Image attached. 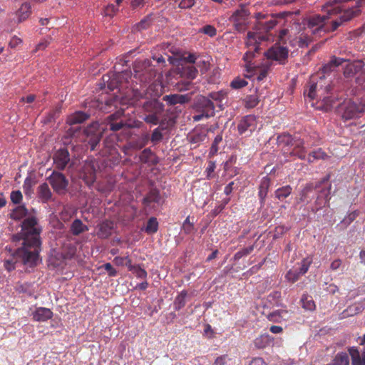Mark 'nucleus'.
Segmentation results:
<instances>
[{
	"label": "nucleus",
	"instance_id": "obj_1",
	"mask_svg": "<svg viewBox=\"0 0 365 365\" xmlns=\"http://www.w3.org/2000/svg\"><path fill=\"white\" fill-rule=\"evenodd\" d=\"M40 229L36 219L34 217L26 218L22 222L21 231L13 237L14 241L23 240L22 246L19 248L14 255L16 263L21 264L25 271L33 268L40 261Z\"/></svg>",
	"mask_w": 365,
	"mask_h": 365
},
{
	"label": "nucleus",
	"instance_id": "obj_2",
	"mask_svg": "<svg viewBox=\"0 0 365 365\" xmlns=\"http://www.w3.org/2000/svg\"><path fill=\"white\" fill-rule=\"evenodd\" d=\"M310 30L307 29L304 26L297 25L295 28L292 29L290 38V43L293 46H298L299 47L307 46L311 42L312 38L309 34Z\"/></svg>",
	"mask_w": 365,
	"mask_h": 365
},
{
	"label": "nucleus",
	"instance_id": "obj_3",
	"mask_svg": "<svg viewBox=\"0 0 365 365\" xmlns=\"http://www.w3.org/2000/svg\"><path fill=\"white\" fill-rule=\"evenodd\" d=\"M264 39V36L260 33L251 31L247 33L246 40L247 51L243 57L246 62H250V59L254 56V53L259 50L260 41Z\"/></svg>",
	"mask_w": 365,
	"mask_h": 365
},
{
	"label": "nucleus",
	"instance_id": "obj_4",
	"mask_svg": "<svg viewBox=\"0 0 365 365\" xmlns=\"http://www.w3.org/2000/svg\"><path fill=\"white\" fill-rule=\"evenodd\" d=\"M103 128L101 129L98 123H93L83 130L86 140L91 145V150H94L101 140Z\"/></svg>",
	"mask_w": 365,
	"mask_h": 365
},
{
	"label": "nucleus",
	"instance_id": "obj_5",
	"mask_svg": "<svg viewBox=\"0 0 365 365\" xmlns=\"http://www.w3.org/2000/svg\"><path fill=\"white\" fill-rule=\"evenodd\" d=\"M48 182L57 193L63 194L66 192L68 181L62 173L53 172L48 178Z\"/></svg>",
	"mask_w": 365,
	"mask_h": 365
},
{
	"label": "nucleus",
	"instance_id": "obj_6",
	"mask_svg": "<svg viewBox=\"0 0 365 365\" xmlns=\"http://www.w3.org/2000/svg\"><path fill=\"white\" fill-rule=\"evenodd\" d=\"M250 13L245 7H241L233 13L230 20L233 23L236 30L242 31L245 29V25Z\"/></svg>",
	"mask_w": 365,
	"mask_h": 365
},
{
	"label": "nucleus",
	"instance_id": "obj_7",
	"mask_svg": "<svg viewBox=\"0 0 365 365\" xmlns=\"http://www.w3.org/2000/svg\"><path fill=\"white\" fill-rule=\"evenodd\" d=\"M322 77H320V81L314 83V81L311 82L309 89L308 92H305V95H307L311 100L316 98L318 96L317 93L320 96H322L325 93H327L330 88L329 86H326L323 88Z\"/></svg>",
	"mask_w": 365,
	"mask_h": 365
},
{
	"label": "nucleus",
	"instance_id": "obj_8",
	"mask_svg": "<svg viewBox=\"0 0 365 365\" xmlns=\"http://www.w3.org/2000/svg\"><path fill=\"white\" fill-rule=\"evenodd\" d=\"M238 130L240 134L245 133H252L257 128V119L254 115H247L241 120L238 126Z\"/></svg>",
	"mask_w": 365,
	"mask_h": 365
},
{
	"label": "nucleus",
	"instance_id": "obj_9",
	"mask_svg": "<svg viewBox=\"0 0 365 365\" xmlns=\"http://www.w3.org/2000/svg\"><path fill=\"white\" fill-rule=\"evenodd\" d=\"M287 56L288 50L283 46H273L266 53L267 58L279 62H283L287 58Z\"/></svg>",
	"mask_w": 365,
	"mask_h": 365
},
{
	"label": "nucleus",
	"instance_id": "obj_10",
	"mask_svg": "<svg viewBox=\"0 0 365 365\" xmlns=\"http://www.w3.org/2000/svg\"><path fill=\"white\" fill-rule=\"evenodd\" d=\"M329 18H331V16H328L327 14L322 16L319 15L314 16L309 19L307 29H309L310 31L312 30V32L314 34L316 31H319L322 29L324 25L325 20Z\"/></svg>",
	"mask_w": 365,
	"mask_h": 365
},
{
	"label": "nucleus",
	"instance_id": "obj_11",
	"mask_svg": "<svg viewBox=\"0 0 365 365\" xmlns=\"http://www.w3.org/2000/svg\"><path fill=\"white\" fill-rule=\"evenodd\" d=\"M365 111L364 106H359L354 102H348L344 108L343 118L351 119L357 115L358 113Z\"/></svg>",
	"mask_w": 365,
	"mask_h": 365
},
{
	"label": "nucleus",
	"instance_id": "obj_12",
	"mask_svg": "<svg viewBox=\"0 0 365 365\" xmlns=\"http://www.w3.org/2000/svg\"><path fill=\"white\" fill-rule=\"evenodd\" d=\"M197 106L206 113L205 118H210L215 114V105L208 97L200 96L197 101Z\"/></svg>",
	"mask_w": 365,
	"mask_h": 365
},
{
	"label": "nucleus",
	"instance_id": "obj_13",
	"mask_svg": "<svg viewBox=\"0 0 365 365\" xmlns=\"http://www.w3.org/2000/svg\"><path fill=\"white\" fill-rule=\"evenodd\" d=\"M123 114V110H118L116 113L109 115L108 119L110 120V130L113 131H117L123 128V127H133L137 126V125H133L129 123H123L122 120L119 122H113L115 120L120 118V117Z\"/></svg>",
	"mask_w": 365,
	"mask_h": 365
},
{
	"label": "nucleus",
	"instance_id": "obj_14",
	"mask_svg": "<svg viewBox=\"0 0 365 365\" xmlns=\"http://www.w3.org/2000/svg\"><path fill=\"white\" fill-rule=\"evenodd\" d=\"M31 14V6L29 2L23 3L19 9L15 12L16 23L20 24L26 21Z\"/></svg>",
	"mask_w": 365,
	"mask_h": 365
},
{
	"label": "nucleus",
	"instance_id": "obj_15",
	"mask_svg": "<svg viewBox=\"0 0 365 365\" xmlns=\"http://www.w3.org/2000/svg\"><path fill=\"white\" fill-rule=\"evenodd\" d=\"M364 66L361 61H356L348 63L344 69V76L346 78L352 77L360 71Z\"/></svg>",
	"mask_w": 365,
	"mask_h": 365
},
{
	"label": "nucleus",
	"instance_id": "obj_16",
	"mask_svg": "<svg viewBox=\"0 0 365 365\" xmlns=\"http://www.w3.org/2000/svg\"><path fill=\"white\" fill-rule=\"evenodd\" d=\"M53 160L58 169H64L70 160L68 152L66 150H58L54 155Z\"/></svg>",
	"mask_w": 365,
	"mask_h": 365
},
{
	"label": "nucleus",
	"instance_id": "obj_17",
	"mask_svg": "<svg viewBox=\"0 0 365 365\" xmlns=\"http://www.w3.org/2000/svg\"><path fill=\"white\" fill-rule=\"evenodd\" d=\"M32 317L34 320L36 322H46L52 318L53 312L50 309L38 307L32 312Z\"/></svg>",
	"mask_w": 365,
	"mask_h": 365
},
{
	"label": "nucleus",
	"instance_id": "obj_18",
	"mask_svg": "<svg viewBox=\"0 0 365 365\" xmlns=\"http://www.w3.org/2000/svg\"><path fill=\"white\" fill-rule=\"evenodd\" d=\"M190 100V96L188 94H170L163 97V101L167 102L169 105H175L177 103L184 104L189 102Z\"/></svg>",
	"mask_w": 365,
	"mask_h": 365
},
{
	"label": "nucleus",
	"instance_id": "obj_19",
	"mask_svg": "<svg viewBox=\"0 0 365 365\" xmlns=\"http://www.w3.org/2000/svg\"><path fill=\"white\" fill-rule=\"evenodd\" d=\"M113 229V222L106 220L98 225V231L97 235L102 239L108 238L110 236Z\"/></svg>",
	"mask_w": 365,
	"mask_h": 365
},
{
	"label": "nucleus",
	"instance_id": "obj_20",
	"mask_svg": "<svg viewBox=\"0 0 365 365\" xmlns=\"http://www.w3.org/2000/svg\"><path fill=\"white\" fill-rule=\"evenodd\" d=\"M330 184L327 185L326 187L320 191V194L319 195L316 200V203L319 206L317 209L328 205L329 195H330Z\"/></svg>",
	"mask_w": 365,
	"mask_h": 365
},
{
	"label": "nucleus",
	"instance_id": "obj_21",
	"mask_svg": "<svg viewBox=\"0 0 365 365\" xmlns=\"http://www.w3.org/2000/svg\"><path fill=\"white\" fill-rule=\"evenodd\" d=\"M289 312L286 309H279L269 314L267 316L270 322L280 323L289 318Z\"/></svg>",
	"mask_w": 365,
	"mask_h": 365
},
{
	"label": "nucleus",
	"instance_id": "obj_22",
	"mask_svg": "<svg viewBox=\"0 0 365 365\" xmlns=\"http://www.w3.org/2000/svg\"><path fill=\"white\" fill-rule=\"evenodd\" d=\"M292 145L294 146L293 151L290 153L292 155L297 156L299 159L304 160L306 158V149L304 148V141L301 139L294 140Z\"/></svg>",
	"mask_w": 365,
	"mask_h": 365
},
{
	"label": "nucleus",
	"instance_id": "obj_23",
	"mask_svg": "<svg viewBox=\"0 0 365 365\" xmlns=\"http://www.w3.org/2000/svg\"><path fill=\"white\" fill-rule=\"evenodd\" d=\"M349 352L351 357V365H365V353L361 355L354 347L350 348Z\"/></svg>",
	"mask_w": 365,
	"mask_h": 365
},
{
	"label": "nucleus",
	"instance_id": "obj_24",
	"mask_svg": "<svg viewBox=\"0 0 365 365\" xmlns=\"http://www.w3.org/2000/svg\"><path fill=\"white\" fill-rule=\"evenodd\" d=\"M88 116L83 112H76L70 115L66 120L69 125L79 124L84 122Z\"/></svg>",
	"mask_w": 365,
	"mask_h": 365
},
{
	"label": "nucleus",
	"instance_id": "obj_25",
	"mask_svg": "<svg viewBox=\"0 0 365 365\" xmlns=\"http://www.w3.org/2000/svg\"><path fill=\"white\" fill-rule=\"evenodd\" d=\"M71 230L73 235H78L81 233L88 230V228L86 225L83 224L81 220L76 219L72 222Z\"/></svg>",
	"mask_w": 365,
	"mask_h": 365
},
{
	"label": "nucleus",
	"instance_id": "obj_26",
	"mask_svg": "<svg viewBox=\"0 0 365 365\" xmlns=\"http://www.w3.org/2000/svg\"><path fill=\"white\" fill-rule=\"evenodd\" d=\"M272 342V338L269 334H262L257 337L255 341V345L258 349H264L269 346Z\"/></svg>",
	"mask_w": 365,
	"mask_h": 365
},
{
	"label": "nucleus",
	"instance_id": "obj_27",
	"mask_svg": "<svg viewBox=\"0 0 365 365\" xmlns=\"http://www.w3.org/2000/svg\"><path fill=\"white\" fill-rule=\"evenodd\" d=\"M346 61V60L344 58H336L335 56H333L331 58L330 61L323 67V73H327L329 72L332 69V68L337 67Z\"/></svg>",
	"mask_w": 365,
	"mask_h": 365
},
{
	"label": "nucleus",
	"instance_id": "obj_28",
	"mask_svg": "<svg viewBox=\"0 0 365 365\" xmlns=\"http://www.w3.org/2000/svg\"><path fill=\"white\" fill-rule=\"evenodd\" d=\"M269 186H270L269 179L267 177L263 178L261 181L259 188V196L262 201H263L265 199Z\"/></svg>",
	"mask_w": 365,
	"mask_h": 365
},
{
	"label": "nucleus",
	"instance_id": "obj_29",
	"mask_svg": "<svg viewBox=\"0 0 365 365\" xmlns=\"http://www.w3.org/2000/svg\"><path fill=\"white\" fill-rule=\"evenodd\" d=\"M38 195L39 197L42 199L43 201H48L51 197V192L50 188L46 183L41 184L38 188Z\"/></svg>",
	"mask_w": 365,
	"mask_h": 365
},
{
	"label": "nucleus",
	"instance_id": "obj_30",
	"mask_svg": "<svg viewBox=\"0 0 365 365\" xmlns=\"http://www.w3.org/2000/svg\"><path fill=\"white\" fill-rule=\"evenodd\" d=\"M128 269L138 278L141 279H146L147 272L138 265H133L129 264Z\"/></svg>",
	"mask_w": 365,
	"mask_h": 365
},
{
	"label": "nucleus",
	"instance_id": "obj_31",
	"mask_svg": "<svg viewBox=\"0 0 365 365\" xmlns=\"http://www.w3.org/2000/svg\"><path fill=\"white\" fill-rule=\"evenodd\" d=\"M209 98L215 101L217 106L222 108V102L225 99L227 93L224 91H220L217 92H212L208 95Z\"/></svg>",
	"mask_w": 365,
	"mask_h": 365
},
{
	"label": "nucleus",
	"instance_id": "obj_32",
	"mask_svg": "<svg viewBox=\"0 0 365 365\" xmlns=\"http://www.w3.org/2000/svg\"><path fill=\"white\" fill-rule=\"evenodd\" d=\"M27 214V210L24 206H18L13 210L11 213V217L16 220H19L23 217H26Z\"/></svg>",
	"mask_w": 365,
	"mask_h": 365
},
{
	"label": "nucleus",
	"instance_id": "obj_33",
	"mask_svg": "<svg viewBox=\"0 0 365 365\" xmlns=\"http://www.w3.org/2000/svg\"><path fill=\"white\" fill-rule=\"evenodd\" d=\"M327 158L328 155L321 148H319L309 153L307 160L309 163H312L314 160H325Z\"/></svg>",
	"mask_w": 365,
	"mask_h": 365
},
{
	"label": "nucleus",
	"instance_id": "obj_34",
	"mask_svg": "<svg viewBox=\"0 0 365 365\" xmlns=\"http://www.w3.org/2000/svg\"><path fill=\"white\" fill-rule=\"evenodd\" d=\"M187 292L185 291L181 292L175 298L174 306L175 309H180L185 305V298Z\"/></svg>",
	"mask_w": 365,
	"mask_h": 365
},
{
	"label": "nucleus",
	"instance_id": "obj_35",
	"mask_svg": "<svg viewBox=\"0 0 365 365\" xmlns=\"http://www.w3.org/2000/svg\"><path fill=\"white\" fill-rule=\"evenodd\" d=\"M333 365H349L348 354L346 353L338 354L334 358Z\"/></svg>",
	"mask_w": 365,
	"mask_h": 365
},
{
	"label": "nucleus",
	"instance_id": "obj_36",
	"mask_svg": "<svg viewBox=\"0 0 365 365\" xmlns=\"http://www.w3.org/2000/svg\"><path fill=\"white\" fill-rule=\"evenodd\" d=\"M302 307L304 309L312 311L315 309V304L311 297L304 295L302 297Z\"/></svg>",
	"mask_w": 365,
	"mask_h": 365
},
{
	"label": "nucleus",
	"instance_id": "obj_37",
	"mask_svg": "<svg viewBox=\"0 0 365 365\" xmlns=\"http://www.w3.org/2000/svg\"><path fill=\"white\" fill-rule=\"evenodd\" d=\"M158 228V222L155 217H151L146 225L145 232L148 234H153L157 232Z\"/></svg>",
	"mask_w": 365,
	"mask_h": 365
},
{
	"label": "nucleus",
	"instance_id": "obj_38",
	"mask_svg": "<svg viewBox=\"0 0 365 365\" xmlns=\"http://www.w3.org/2000/svg\"><path fill=\"white\" fill-rule=\"evenodd\" d=\"M292 192V187L290 186H285L282 188H279L276 190L275 195L279 200H283L288 197Z\"/></svg>",
	"mask_w": 365,
	"mask_h": 365
},
{
	"label": "nucleus",
	"instance_id": "obj_39",
	"mask_svg": "<svg viewBox=\"0 0 365 365\" xmlns=\"http://www.w3.org/2000/svg\"><path fill=\"white\" fill-rule=\"evenodd\" d=\"M162 104L155 99L148 101L143 104L144 109L148 112H153L157 108L162 109Z\"/></svg>",
	"mask_w": 365,
	"mask_h": 365
},
{
	"label": "nucleus",
	"instance_id": "obj_40",
	"mask_svg": "<svg viewBox=\"0 0 365 365\" xmlns=\"http://www.w3.org/2000/svg\"><path fill=\"white\" fill-rule=\"evenodd\" d=\"M259 102V96L257 94L250 95L245 98L246 107L250 108L255 107Z\"/></svg>",
	"mask_w": 365,
	"mask_h": 365
},
{
	"label": "nucleus",
	"instance_id": "obj_41",
	"mask_svg": "<svg viewBox=\"0 0 365 365\" xmlns=\"http://www.w3.org/2000/svg\"><path fill=\"white\" fill-rule=\"evenodd\" d=\"M184 74L187 78L194 79L197 74V69L193 66H188L184 68Z\"/></svg>",
	"mask_w": 365,
	"mask_h": 365
},
{
	"label": "nucleus",
	"instance_id": "obj_42",
	"mask_svg": "<svg viewBox=\"0 0 365 365\" xmlns=\"http://www.w3.org/2000/svg\"><path fill=\"white\" fill-rule=\"evenodd\" d=\"M269 66H268V65L263 66L262 67L256 70V74L257 75V81H260L263 80L267 76V75L268 73Z\"/></svg>",
	"mask_w": 365,
	"mask_h": 365
},
{
	"label": "nucleus",
	"instance_id": "obj_43",
	"mask_svg": "<svg viewBox=\"0 0 365 365\" xmlns=\"http://www.w3.org/2000/svg\"><path fill=\"white\" fill-rule=\"evenodd\" d=\"M113 262L117 266L125 265L129 267V264H131V260L128 257H116L113 259Z\"/></svg>",
	"mask_w": 365,
	"mask_h": 365
},
{
	"label": "nucleus",
	"instance_id": "obj_44",
	"mask_svg": "<svg viewBox=\"0 0 365 365\" xmlns=\"http://www.w3.org/2000/svg\"><path fill=\"white\" fill-rule=\"evenodd\" d=\"M123 74L122 73H116L114 74L108 83V86L110 90H114L118 86V83L120 82V79L121 78Z\"/></svg>",
	"mask_w": 365,
	"mask_h": 365
},
{
	"label": "nucleus",
	"instance_id": "obj_45",
	"mask_svg": "<svg viewBox=\"0 0 365 365\" xmlns=\"http://www.w3.org/2000/svg\"><path fill=\"white\" fill-rule=\"evenodd\" d=\"M247 85V82L242 78H237L231 82V87L235 89L241 88Z\"/></svg>",
	"mask_w": 365,
	"mask_h": 365
},
{
	"label": "nucleus",
	"instance_id": "obj_46",
	"mask_svg": "<svg viewBox=\"0 0 365 365\" xmlns=\"http://www.w3.org/2000/svg\"><path fill=\"white\" fill-rule=\"evenodd\" d=\"M299 275H302L301 274H299V271L298 272L297 270L291 269L286 274V278L287 279L288 281L291 282H294L297 280H298Z\"/></svg>",
	"mask_w": 365,
	"mask_h": 365
},
{
	"label": "nucleus",
	"instance_id": "obj_47",
	"mask_svg": "<svg viewBox=\"0 0 365 365\" xmlns=\"http://www.w3.org/2000/svg\"><path fill=\"white\" fill-rule=\"evenodd\" d=\"M197 68H200L202 73H205L210 68V63L207 61L200 59L195 63Z\"/></svg>",
	"mask_w": 365,
	"mask_h": 365
},
{
	"label": "nucleus",
	"instance_id": "obj_48",
	"mask_svg": "<svg viewBox=\"0 0 365 365\" xmlns=\"http://www.w3.org/2000/svg\"><path fill=\"white\" fill-rule=\"evenodd\" d=\"M182 230L187 234H190L193 231L194 226L193 224L190 222V217L185 219L182 225Z\"/></svg>",
	"mask_w": 365,
	"mask_h": 365
},
{
	"label": "nucleus",
	"instance_id": "obj_49",
	"mask_svg": "<svg viewBox=\"0 0 365 365\" xmlns=\"http://www.w3.org/2000/svg\"><path fill=\"white\" fill-rule=\"evenodd\" d=\"M10 197L11 200L15 204L19 203L23 197L22 194L19 190L11 192Z\"/></svg>",
	"mask_w": 365,
	"mask_h": 365
},
{
	"label": "nucleus",
	"instance_id": "obj_50",
	"mask_svg": "<svg viewBox=\"0 0 365 365\" xmlns=\"http://www.w3.org/2000/svg\"><path fill=\"white\" fill-rule=\"evenodd\" d=\"M202 31L211 37L215 36L217 32L216 29L211 25H206L205 26H204L202 29Z\"/></svg>",
	"mask_w": 365,
	"mask_h": 365
},
{
	"label": "nucleus",
	"instance_id": "obj_51",
	"mask_svg": "<svg viewBox=\"0 0 365 365\" xmlns=\"http://www.w3.org/2000/svg\"><path fill=\"white\" fill-rule=\"evenodd\" d=\"M4 267L9 272L14 269L16 267L21 266V264H17L16 261L14 262L13 259H7L4 261Z\"/></svg>",
	"mask_w": 365,
	"mask_h": 365
},
{
	"label": "nucleus",
	"instance_id": "obj_52",
	"mask_svg": "<svg viewBox=\"0 0 365 365\" xmlns=\"http://www.w3.org/2000/svg\"><path fill=\"white\" fill-rule=\"evenodd\" d=\"M311 264V260L308 259H304L302 262V265L299 269V274H305L309 269V267Z\"/></svg>",
	"mask_w": 365,
	"mask_h": 365
},
{
	"label": "nucleus",
	"instance_id": "obj_53",
	"mask_svg": "<svg viewBox=\"0 0 365 365\" xmlns=\"http://www.w3.org/2000/svg\"><path fill=\"white\" fill-rule=\"evenodd\" d=\"M144 120H145V121L146 123H150V124H153V125H157L158 123V121H159L158 118V116L156 115L155 113L147 115L144 118Z\"/></svg>",
	"mask_w": 365,
	"mask_h": 365
},
{
	"label": "nucleus",
	"instance_id": "obj_54",
	"mask_svg": "<svg viewBox=\"0 0 365 365\" xmlns=\"http://www.w3.org/2000/svg\"><path fill=\"white\" fill-rule=\"evenodd\" d=\"M206 139V133L205 132H202L201 133L195 134L192 137L191 142L197 143L200 141H203Z\"/></svg>",
	"mask_w": 365,
	"mask_h": 365
},
{
	"label": "nucleus",
	"instance_id": "obj_55",
	"mask_svg": "<svg viewBox=\"0 0 365 365\" xmlns=\"http://www.w3.org/2000/svg\"><path fill=\"white\" fill-rule=\"evenodd\" d=\"M22 43V39L19 38L18 36H13L9 43V46L12 48H16V46H18L19 45H20L21 43Z\"/></svg>",
	"mask_w": 365,
	"mask_h": 365
},
{
	"label": "nucleus",
	"instance_id": "obj_56",
	"mask_svg": "<svg viewBox=\"0 0 365 365\" xmlns=\"http://www.w3.org/2000/svg\"><path fill=\"white\" fill-rule=\"evenodd\" d=\"M195 4V0H181L179 7L181 9H190Z\"/></svg>",
	"mask_w": 365,
	"mask_h": 365
},
{
	"label": "nucleus",
	"instance_id": "obj_57",
	"mask_svg": "<svg viewBox=\"0 0 365 365\" xmlns=\"http://www.w3.org/2000/svg\"><path fill=\"white\" fill-rule=\"evenodd\" d=\"M118 11V9L117 8V6H115L113 4H110V5H108L107 7L106 8L105 13L108 16H113Z\"/></svg>",
	"mask_w": 365,
	"mask_h": 365
},
{
	"label": "nucleus",
	"instance_id": "obj_58",
	"mask_svg": "<svg viewBox=\"0 0 365 365\" xmlns=\"http://www.w3.org/2000/svg\"><path fill=\"white\" fill-rule=\"evenodd\" d=\"M103 267L108 272V275L110 277H114L116 275L117 272L113 267V266L110 263H106L103 265Z\"/></svg>",
	"mask_w": 365,
	"mask_h": 365
},
{
	"label": "nucleus",
	"instance_id": "obj_59",
	"mask_svg": "<svg viewBox=\"0 0 365 365\" xmlns=\"http://www.w3.org/2000/svg\"><path fill=\"white\" fill-rule=\"evenodd\" d=\"M162 133L158 128L153 130L151 140L153 142H158L162 139Z\"/></svg>",
	"mask_w": 365,
	"mask_h": 365
},
{
	"label": "nucleus",
	"instance_id": "obj_60",
	"mask_svg": "<svg viewBox=\"0 0 365 365\" xmlns=\"http://www.w3.org/2000/svg\"><path fill=\"white\" fill-rule=\"evenodd\" d=\"M290 34H291V32H289L288 29H282L280 31V32L279 34V38L281 41L285 42L287 36H289V38L290 40L292 38L289 37Z\"/></svg>",
	"mask_w": 365,
	"mask_h": 365
},
{
	"label": "nucleus",
	"instance_id": "obj_61",
	"mask_svg": "<svg viewBox=\"0 0 365 365\" xmlns=\"http://www.w3.org/2000/svg\"><path fill=\"white\" fill-rule=\"evenodd\" d=\"M145 0H133L131 2V7L134 9H140L144 6Z\"/></svg>",
	"mask_w": 365,
	"mask_h": 365
},
{
	"label": "nucleus",
	"instance_id": "obj_62",
	"mask_svg": "<svg viewBox=\"0 0 365 365\" xmlns=\"http://www.w3.org/2000/svg\"><path fill=\"white\" fill-rule=\"evenodd\" d=\"M215 169V163L213 162H210L209 165L206 169L207 176L208 178H212V174L214 173Z\"/></svg>",
	"mask_w": 365,
	"mask_h": 365
},
{
	"label": "nucleus",
	"instance_id": "obj_63",
	"mask_svg": "<svg viewBox=\"0 0 365 365\" xmlns=\"http://www.w3.org/2000/svg\"><path fill=\"white\" fill-rule=\"evenodd\" d=\"M292 136L290 135H283L279 138V143H284L287 145L292 143Z\"/></svg>",
	"mask_w": 365,
	"mask_h": 365
},
{
	"label": "nucleus",
	"instance_id": "obj_64",
	"mask_svg": "<svg viewBox=\"0 0 365 365\" xmlns=\"http://www.w3.org/2000/svg\"><path fill=\"white\" fill-rule=\"evenodd\" d=\"M250 365H267L263 359L262 358H255L252 360Z\"/></svg>",
	"mask_w": 365,
	"mask_h": 365
}]
</instances>
